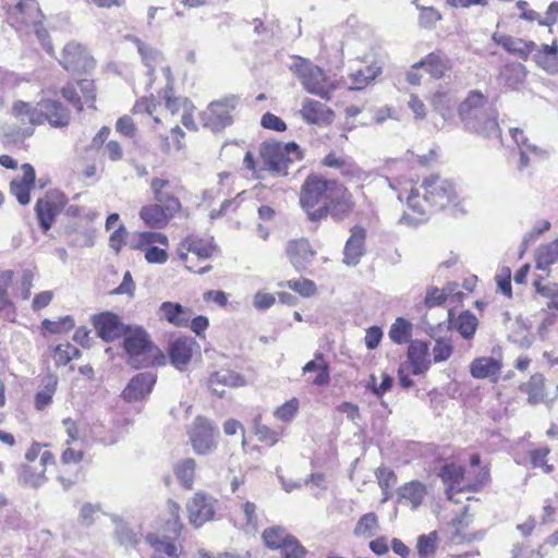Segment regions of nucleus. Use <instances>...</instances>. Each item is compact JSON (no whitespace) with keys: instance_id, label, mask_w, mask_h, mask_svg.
Returning a JSON list of instances; mask_svg holds the SVG:
<instances>
[{"instance_id":"f257e3e1","label":"nucleus","mask_w":558,"mask_h":558,"mask_svg":"<svg viewBox=\"0 0 558 558\" xmlns=\"http://www.w3.org/2000/svg\"><path fill=\"white\" fill-rule=\"evenodd\" d=\"M421 189L422 195L417 189H411L407 198L408 211L401 222L416 226L427 218L428 208L444 209L457 197L453 184L438 174L425 177Z\"/></svg>"},{"instance_id":"f03ea898","label":"nucleus","mask_w":558,"mask_h":558,"mask_svg":"<svg viewBox=\"0 0 558 558\" xmlns=\"http://www.w3.org/2000/svg\"><path fill=\"white\" fill-rule=\"evenodd\" d=\"M458 114L465 129L485 137H499L497 113L482 92L471 90L458 106Z\"/></svg>"},{"instance_id":"7ed1b4c3","label":"nucleus","mask_w":558,"mask_h":558,"mask_svg":"<svg viewBox=\"0 0 558 558\" xmlns=\"http://www.w3.org/2000/svg\"><path fill=\"white\" fill-rule=\"evenodd\" d=\"M338 182L317 174L308 175L300 191V205L311 221L327 218V203Z\"/></svg>"},{"instance_id":"20e7f679","label":"nucleus","mask_w":558,"mask_h":558,"mask_svg":"<svg viewBox=\"0 0 558 558\" xmlns=\"http://www.w3.org/2000/svg\"><path fill=\"white\" fill-rule=\"evenodd\" d=\"M124 349L128 362L134 368L150 367L165 364L166 356L153 344L142 328L130 330L124 336Z\"/></svg>"},{"instance_id":"39448f33","label":"nucleus","mask_w":558,"mask_h":558,"mask_svg":"<svg viewBox=\"0 0 558 558\" xmlns=\"http://www.w3.org/2000/svg\"><path fill=\"white\" fill-rule=\"evenodd\" d=\"M12 123L3 126V136L8 142L16 143L33 135L35 126L43 123V114L38 104L32 107L29 104L17 100L11 110Z\"/></svg>"},{"instance_id":"423d86ee","label":"nucleus","mask_w":558,"mask_h":558,"mask_svg":"<svg viewBox=\"0 0 558 558\" xmlns=\"http://www.w3.org/2000/svg\"><path fill=\"white\" fill-rule=\"evenodd\" d=\"M442 481L447 484V496L450 500L459 502L454 499V495L461 492H475L477 490L488 478V471L481 470L478 474L472 478L471 474L468 473L462 466L456 464H447L440 471Z\"/></svg>"},{"instance_id":"0eeeda50","label":"nucleus","mask_w":558,"mask_h":558,"mask_svg":"<svg viewBox=\"0 0 558 558\" xmlns=\"http://www.w3.org/2000/svg\"><path fill=\"white\" fill-rule=\"evenodd\" d=\"M260 155L269 171L284 175L290 162L302 159L300 147L294 142H265L260 147Z\"/></svg>"},{"instance_id":"6e6552de","label":"nucleus","mask_w":558,"mask_h":558,"mask_svg":"<svg viewBox=\"0 0 558 558\" xmlns=\"http://www.w3.org/2000/svg\"><path fill=\"white\" fill-rule=\"evenodd\" d=\"M239 105L240 97L234 94L211 101L202 113L204 125L213 132L225 130L233 123V112Z\"/></svg>"},{"instance_id":"1a4fd4ad","label":"nucleus","mask_w":558,"mask_h":558,"mask_svg":"<svg viewBox=\"0 0 558 558\" xmlns=\"http://www.w3.org/2000/svg\"><path fill=\"white\" fill-rule=\"evenodd\" d=\"M295 72L301 78L303 87L308 93L325 100L330 99V94L337 86L320 68L308 63L303 59H299L295 63Z\"/></svg>"},{"instance_id":"9d476101","label":"nucleus","mask_w":558,"mask_h":558,"mask_svg":"<svg viewBox=\"0 0 558 558\" xmlns=\"http://www.w3.org/2000/svg\"><path fill=\"white\" fill-rule=\"evenodd\" d=\"M187 433L196 454L207 456L216 449L219 432L209 420L197 416Z\"/></svg>"},{"instance_id":"9b49d317","label":"nucleus","mask_w":558,"mask_h":558,"mask_svg":"<svg viewBox=\"0 0 558 558\" xmlns=\"http://www.w3.org/2000/svg\"><path fill=\"white\" fill-rule=\"evenodd\" d=\"M263 539L268 548L279 549L282 558H305L306 550L283 527L271 526L264 531Z\"/></svg>"},{"instance_id":"f8f14e48","label":"nucleus","mask_w":558,"mask_h":558,"mask_svg":"<svg viewBox=\"0 0 558 558\" xmlns=\"http://www.w3.org/2000/svg\"><path fill=\"white\" fill-rule=\"evenodd\" d=\"M10 17L16 29L32 25L35 27L38 39H45L47 32L41 25V11L36 0H17L11 9Z\"/></svg>"},{"instance_id":"ddd939ff","label":"nucleus","mask_w":558,"mask_h":558,"mask_svg":"<svg viewBox=\"0 0 558 558\" xmlns=\"http://www.w3.org/2000/svg\"><path fill=\"white\" fill-rule=\"evenodd\" d=\"M216 507L217 500L213 496L202 490L196 492L186 504L191 524L199 527L210 521L214 518Z\"/></svg>"},{"instance_id":"4468645a","label":"nucleus","mask_w":558,"mask_h":558,"mask_svg":"<svg viewBox=\"0 0 558 558\" xmlns=\"http://www.w3.org/2000/svg\"><path fill=\"white\" fill-rule=\"evenodd\" d=\"M60 64L69 72H87L95 66L94 59L81 44L68 43L59 60Z\"/></svg>"},{"instance_id":"2eb2a0df","label":"nucleus","mask_w":558,"mask_h":558,"mask_svg":"<svg viewBox=\"0 0 558 558\" xmlns=\"http://www.w3.org/2000/svg\"><path fill=\"white\" fill-rule=\"evenodd\" d=\"M93 325L98 337L104 341L110 342L121 336H125L126 329L120 317L111 312H105L93 317Z\"/></svg>"},{"instance_id":"dca6fc26","label":"nucleus","mask_w":558,"mask_h":558,"mask_svg":"<svg viewBox=\"0 0 558 558\" xmlns=\"http://www.w3.org/2000/svg\"><path fill=\"white\" fill-rule=\"evenodd\" d=\"M413 68H423L433 78L441 80L450 76L453 63L446 53L434 51L415 63Z\"/></svg>"},{"instance_id":"f3484780","label":"nucleus","mask_w":558,"mask_h":558,"mask_svg":"<svg viewBox=\"0 0 558 558\" xmlns=\"http://www.w3.org/2000/svg\"><path fill=\"white\" fill-rule=\"evenodd\" d=\"M286 252L290 263L298 271L307 269L316 254L308 240L303 238L289 241Z\"/></svg>"},{"instance_id":"a211bd4d","label":"nucleus","mask_w":558,"mask_h":558,"mask_svg":"<svg viewBox=\"0 0 558 558\" xmlns=\"http://www.w3.org/2000/svg\"><path fill=\"white\" fill-rule=\"evenodd\" d=\"M156 379L157 376L153 372L135 375L123 390V399L129 402H134L145 398L151 392Z\"/></svg>"},{"instance_id":"6ab92c4d","label":"nucleus","mask_w":558,"mask_h":558,"mask_svg":"<svg viewBox=\"0 0 558 558\" xmlns=\"http://www.w3.org/2000/svg\"><path fill=\"white\" fill-rule=\"evenodd\" d=\"M492 39L495 44L502 47L509 53L515 54L522 60H526L527 57L537 49L534 41H525L518 37L495 32L492 35Z\"/></svg>"},{"instance_id":"aec40b11","label":"nucleus","mask_w":558,"mask_h":558,"mask_svg":"<svg viewBox=\"0 0 558 558\" xmlns=\"http://www.w3.org/2000/svg\"><path fill=\"white\" fill-rule=\"evenodd\" d=\"M333 186L335 191L326 205L327 216L330 215L336 220H342L353 207L352 196L344 185L338 183Z\"/></svg>"},{"instance_id":"412c9836","label":"nucleus","mask_w":558,"mask_h":558,"mask_svg":"<svg viewBox=\"0 0 558 558\" xmlns=\"http://www.w3.org/2000/svg\"><path fill=\"white\" fill-rule=\"evenodd\" d=\"M501 368L500 360L494 356H481L471 362L470 374L475 379H488L492 383H497Z\"/></svg>"},{"instance_id":"4be33fe9","label":"nucleus","mask_w":558,"mask_h":558,"mask_svg":"<svg viewBox=\"0 0 558 558\" xmlns=\"http://www.w3.org/2000/svg\"><path fill=\"white\" fill-rule=\"evenodd\" d=\"M246 384L245 378L231 369H220L210 375L208 385L218 397H223L226 388H238Z\"/></svg>"},{"instance_id":"5701e85b","label":"nucleus","mask_w":558,"mask_h":558,"mask_svg":"<svg viewBox=\"0 0 558 558\" xmlns=\"http://www.w3.org/2000/svg\"><path fill=\"white\" fill-rule=\"evenodd\" d=\"M365 229L360 226H354L351 229V235L348 239L343 251V263L348 266H355L359 264L361 257L365 252Z\"/></svg>"},{"instance_id":"b1692460","label":"nucleus","mask_w":558,"mask_h":558,"mask_svg":"<svg viewBox=\"0 0 558 558\" xmlns=\"http://www.w3.org/2000/svg\"><path fill=\"white\" fill-rule=\"evenodd\" d=\"M301 116L310 124H329L333 120V112L325 104L306 98L302 104Z\"/></svg>"},{"instance_id":"393cba45","label":"nucleus","mask_w":558,"mask_h":558,"mask_svg":"<svg viewBox=\"0 0 558 558\" xmlns=\"http://www.w3.org/2000/svg\"><path fill=\"white\" fill-rule=\"evenodd\" d=\"M429 104L444 120H449L458 104L457 93L451 88H439L432 94Z\"/></svg>"},{"instance_id":"a878e982","label":"nucleus","mask_w":558,"mask_h":558,"mask_svg":"<svg viewBox=\"0 0 558 558\" xmlns=\"http://www.w3.org/2000/svg\"><path fill=\"white\" fill-rule=\"evenodd\" d=\"M39 112L43 114V122L48 121L54 128H62L69 124V111L58 100L45 99L38 102Z\"/></svg>"},{"instance_id":"bb28decb","label":"nucleus","mask_w":558,"mask_h":558,"mask_svg":"<svg viewBox=\"0 0 558 558\" xmlns=\"http://www.w3.org/2000/svg\"><path fill=\"white\" fill-rule=\"evenodd\" d=\"M214 252L211 242L190 235L186 236L178 248L180 259L189 262V253H192L199 259H207Z\"/></svg>"},{"instance_id":"cd10ccee","label":"nucleus","mask_w":558,"mask_h":558,"mask_svg":"<svg viewBox=\"0 0 558 558\" xmlns=\"http://www.w3.org/2000/svg\"><path fill=\"white\" fill-rule=\"evenodd\" d=\"M22 171L23 177L12 180L10 191L20 204L26 205L31 201L29 192L35 183V170L29 163H24Z\"/></svg>"},{"instance_id":"c85d7f7f","label":"nucleus","mask_w":558,"mask_h":558,"mask_svg":"<svg viewBox=\"0 0 558 558\" xmlns=\"http://www.w3.org/2000/svg\"><path fill=\"white\" fill-rule=\"evenodd\" d=\"M195 341L192 338H178L169 344V357L171 364L178 369H183L191 361Z\"/></svg>"},{"instance_id":"c756f323","label":"nucleus","mask_w":558,"mask_h":558,"mask_svg":"<svg viewBox=\"0 0 558 558\" xmlns=\"http://www.w3.org/2000/svg\"><path fill=\"white\" fill-rule=\"evenodd\" d=\"M397 495L401 505L410 506L411 509L415 510L422 505L426 496V487L418 481H411L400 486Z\"/></svg>"},{"instance_id":"7c9ffc66","label":"nucleus","mask_w":558,"mask_h":558,"mask_svg":"<svg viewBox=\"0 0 558 558\" xmlns=\"http://www.w3.org/2000/svg\"><path fill=\"white\" fill-rule=\"evenodd\" d=\"M428 350L426 342L421 340L411 341L408 348V359L414 375H421L429 368L430 361L428 359Z\"/></svg>"},{"instance_id":"2f4dec72","label":"nucleus","mask_w":558,"mask_h":558,"mask_svg":"<svg viewBox=\"0 0 558 558\" xmlns=\"http://www.w3.org/2000/svg\"><path fill=\"white\" fill-rule=\"evenodd\" d=\"M533 60L548 74H558V45L554 41L551 45L537 46L533 53Z\"/></svg>"},{"instance_id":"473e14b6","label":"nucleus","mask_w":558,"mask_h":558,"mask_svg":"<svg viewBox=\"0 0 558 558\" xmlns=\"http://www.w3.org/2000/svg\"><path fill=\"white\" fill-rule=\"evenodd\" d=\"M161 318L175 327L186 326L191 318V311L179 303L163 302L159 307Z\"/></svg>"},{"instance_id":"72a5a7b5","label":"nucleus","mask_w":558,"mask_h":558,"mask_svg":"<svg viewBox=\"0 0 558 558\" xmlns=\"http://www.w3.org/2000/svg\"><path fill=\"white\" fill-rule=\"evenodd\" d=\"M12 280V270L0 271V312L2 316L9 320H13L15 317V307L8 296V289L11 286Z\"/></svg>"},{"instance_id":"f704fd0d","label":"nucleus","mask_w":558,"mask_h":558,"mask_svg":"<svg viewBox=\"0 0 558 558\" xmlns=\"http://www.w3.org/2000/svg\"><path fill=\"white\" fill-rule=\"evenodd\" d=\"M526 77V69L522 63L512 62L506 64L499 73L501 84L514 89L518 88Z\"/></svg>"},{"instance_id":"c9c22d12","label":"nucleus","mask_w":558,"mask_h":558,"mask_svg":"<svg viewBox=\"0 0 558 558\" xmlns=\"http://www.w3.org/2000/svg\"><path fill=\"white\" fill-rule=\"evenodd\" d=\"M302 371L303 374L317 372L316 377L312 381L316 386H325L330 381L329 364L320 352L315 353V359L307 362Z\"/></svg>"},{"instance_id":"e433bc0d","label":"nucleus","mask_w":558,"mask_h":558,"mask_svg":"<svg viewBox=\"0 0 558 558\" xmlns=\"http://www.w3.org/2000/svg\"><path fill=\"white\" fill-rule=\"evenodd\" d=\"M196 462L192 458H185L173 465V473L179 484L185 489L194 486Z\"/></svg>"},{"instance_id":"4c0bfd02","label":"nucleus","mask_w":558,"mask_h":558,"mask_svg":"<svg viewBox=\"0 0 558 558\" xmlns=\"http://www.w3.org/2000/svg\"><path fill=\"white\" fill-rule=\"evenodd\" d=\"M147 542L154 548L156 555H166L169 558H178L181 548L166 535L148 534Z\"/></svg>"},{"instance_id":"58836bf2","label":"nucleus","mask_w":558,"mask_h":558,"mask_svg":"<svg viewBox=\"0 0 558 558\" xmlns=\"http://www.w3.org/2000/svg\"><path fill=\"white\" fill-rule=\"evenodd\" d=\"M381 72V68L377 64H371L364 69H359L350 74L351 85L349 89L361 90L374 81Z\"/></svg>"},{"instance_id":"ea45409f","label":"nucleus","mask_w":558,"mask_h":558,"mask_svg":"<svg viewBox=\"0 0 558 558\" xmlns=\"http://www.w3.org/2000/svg\"><path fill=\"white\" fill-rule=\"evenodd\" d=\"M508 338L521 348H530L534 340L533 335L530 332L527 322L521 316L515 318Z\"/></svg>"},{"instance_id":"a19ab883","label":"nucleus","mask_w":558,"mask_h":558,"mask_svg":"<svg viewBox=\"0 0 558 558\" xmlns=\"http://www.w3.org/2000/svg\"><path fill=\"white\" fill-rule=\"evenodd\" d=\"M452 328L456 329L462 338L470 340L474 337L478 320L476 316L470 311H464L458 315V317L451 322Z\"/></svg>"},{"instance_id":"79ce46f5","label":"nucleus","mask_w":558,"mask_h":558,"mask_svg":"<svg viewBox=\"0 0 558 558\" xmlns=\"http://www.w3.org/2000/svg\"><path fill=\"white\" fill-rule=\"evenodd\" d=\"M140 217L146 226L155 229L163 228L170 220L157 204L144 206L140 211Z\"/></svg>"},{"instance_id":"37998d69","label":"nucleus","mask_w":558,"mask_h":558,"mask_svg":"<svg viewBox=\"0 0 558 558\" xmlns=\"http://www.w3.org/2000/svg\"><path fill=\"white\" fill-rule=\"evenodd\" d=\"M521 391L527 395L530 404H537L544 399V376L534 374L530 380L520 387Z\"/></svg>"},{"instance_id":"c03bdc74","label":"nucleus","mask_w":558,"mask_h":558,"mask_svg":"<svg viewBox=\"0 0 558 558\" xmlns=\"http://www.w3.org/2000/svg\"><path fill=\"white\" fill-rule=\"evenodd\" d=\"M35 210L44 231L49 230L58 213L57 205L49 199H38Z\"/></svg>"},{"instance_id":"a18cd8bd","label":"nucleus","mask_w":558,"mask_h":558,"mask_svg":"<svg viewBox=\"0 0 558 558\" xmlns=\"http://www.w3.org/2000/svg\"><path fill=\"white\" fill-rule=\"evenodd\" d=\"M379 527L378 518L374 512L363 514L356 522L353 534L356 537L371 538Z\"/></svg>"},{"instance_id":"49530a36","label":"nucleus","mask_w":558,"mask_h":558,"mask_svg":"<svg viewBox=\"0 0 558 558\" xmlns=\"http://www.w3.org/2000/svg\"><path fill=\"white\" fill-rule=\"evenodd\" d=\"M438 547V535L436 531L422 534L417 537L416 550L418 558H433Z\"/></svg>"},{"instance_id":"de8ad7c7","label":"nucleus","mask_w":558,"mask_h":558,"mask_svg":"<svg viewBox=\"0 0 558 558\" xmlns=\"http://www.w3.org/2000/svg\"><path fill=\"white\" fill-rule=\"evenodd\" d=\"M558 263V239L539 248L536 267L546 270L550 265Z\"/></svg>"},{"instance_id":"09e8293b","label":"nucleus","mask_w":558,"mask_h":558,"mask_svg":"<svg viewBox=\"0 0 558 558\" xmlns=\"http://www.w3.org/2000/svg\"><path fill=\"white\" fill-rule=\"evenodd\" d=\"M155 243H158L165 247H168L169 245L168 238L165 234L160 232L147 231L136 234V240H132L130 246L132 248L141 250L144 246H150Z\"/></svg>"},{"instance_id":"8fccbe9b","label":"nucleus","mask_w":558,"mask_h":558,"mask_svg":"<svg viewBox=\"0 0 558 558\" xmlns=\"http://www.w3.org/2000/svg\"><path fill=\"white\" fill-rule=\"evenodd\" d=\"M413 3L420 11L418 25L426 29H434L436 24L442 19V15L439 13V11L434 7L420 5L417 0H414Z\"/></svg>"},{"instance_id":"3c124183","label":"nucleus","mask_w":558,"mask_h":558,"mask_svg":"<svg viewBox=\"0 0 558 558\" xmlns=\"http://www.w3.org/2000/svg\"><path fill=\"white\" fill-rule=\"evenodd\" d=\"M81 352L77 348L69 342L58 344L54 350L52 357L57 366H64L74 359L80 357Z\"/></svg>"},{"instance_id":"603ef678","label":"nucleus","mask_w":558,"mask_h":558,"mask_svg":"<svg viewBox=\"0 0 558 558\" xmlns=\"http://www.w3.org/2000/svg\"><path fill=\"white\" fill-rule=\"evenodd\" d=\"M411 324L404 318H397L389 330L390 339L398 344L409 341L411 337Z\"/></svg>"},{"instance_id":"864d4df0","label":"nucleus","mask_w":558,"mask_h":558,"mask_svg":"<svg viewBox=\"0 0 558 558\" xmlns=\"http://www.w3.org/2000/svg\"><path fill=\"white\" fill-rule=\"evenodd\" d=\"M116 536L119 544L125 548L134 547L140 541L138 534L124 523L117 524Z\"/></svg>"},{"instance_id":"5fc2aeb1","label":"nucleus","mask_w":558,"mask_h":558,"mask_svg":"<svg viewBox=\"0 0 558 558\" xmlns=\"http://www.w3.org/2000/svg\"><path fill=\"white\" fill-rule=\"evenodd\" d=\"M41 326L50 333H61L74 327V319L71 316H64L58 320L44 319Z\"/></svg>"},{"instance_id":"6e6d98bb","label":"nucleus","mask_w":558,"mask_h":558,"mask_svg":"<svg viewBox=\"0 0 558 558\" xmlns=\"http://www.w3.org/2000/svg\"><path fill=\"white\" fill-rule=\"evenodd\" d=\"M20 476H21V480L23 481V483H25L32 487L41 486L47 480L45 476L44 469L33 470V468L29 465H25L22 469Z\"/></svg>"},{"instance_id":"4d7b16f0","label":"nucleus","mask_w":558,"mask_h":558,"mask_svg":"<svg viewBox=\"0 0 558 558\" xmlns=\"http://www.w3.org/2000/svg\"><path fill=\"white\" fill-rule=\"evenodd\" d=\"M284 286L305 298L312 296L316 292L315 283L308 279L288 280L286 283H280V287Z\"/></svg>"},{"instance_id":"13d9d810","label":"nucleus","mask_w":558,"mask_h":558,"mask_svg":"<svg viewBox=\"0 0 558 558\" xmlns=\"http://www.w3.org/2000/svg\"><path fill=\"white\" fill-rule=\"evenodd\" d=\"M135 43L144 64L148 68V74L151 75L155 71V63L159 59L160 53L143 44L140 39H136Z\"/></svg>"},{"instance_id":"bf43d9fd","label":"nucleus","mask_w":558,"mask_h":558,"mask_svg":"<svg viewBox=\"0 0 558 558\" xmlns=\"http://www.w3.org/2000/svg\"><path fill=\"white\" fill-rule=\"evenodd\" d=\"M300 402L296 398L284 402L282 405L277 408L275 416L282 422H290L294 418L299 411Z\"/></svg>"},{"instance_id":"052dcab7","label":"nucleus","mask_w":558,"mask_h":558,"mask_svg":"<svg viewBox=\"0 0 558 558\" xmlns=\"http://www.w3.org/2000/svg\"><path fill=\"white\" fill-rule=\"evenodd\" d=\"M453 351V347L448 339H437L435 342V345L433 348V354H434V362L440 363L444 361H447Z\"/></svg>"},{"instance_id":"680f3d73","label":"nucleus","mask_w":558,"mask_h":558,"mask_svg":"<svg viewBox=\"0 0 558 558\" xmlns=\"http://www.w3.org/2000/svg\"><path fill=\"white\" fill-rule=\"evenodd\" d=\"M341 175L348 178L350 181H365L368 178L367 172L362 170L355 162L348 158L342 169L340 170Z\"/></svg>"},{"instance_id":"e2e57ef3","label":"nucleus","mask_w":558,"mask_h":558,"mask_svg":"<svg viewBox=\"0 0 558 558\" xmlns=\"http://www.w3.org/2000/svg\"><path fill=\"white\" fill-rule=\"evenodd\" d=\"M77 88L81 93V98L84 105L94 108V101L96 98L95 85L93 81L81 80L77 82Z\"/></svg>"},{"instance_id":"0e129e2a","label":"nucleus","mask_w":558,"mask_h":558,"mask_svg":"<svg viewBox=\"0 0 558 558\" xmlns=\"http://www.w3.org/2000/svg\"><path fill=\"white\" fill-rule=\"evenodd\" d=\"M172 88L170 87L169 90H166V108L172 113L175 114L179 112L180 109L183 111L192 110L193 105L187 98H172L168 93L171 92Z\"/></svg>"},{"instance_id":"69168bd1","label":"nucleus","mask_w":558,"mask_h":558,"mask_svg":"<svg viewBox=\"0 0 558 558\" xmlns=\"http://www.w3.org/2000/svg\"><path fill=\"white\" fill-rule=\"evenodd\" d=\"M255 434L259 441L267 442L269 446H274L279 441V434L277 432L258 422L255 424Z\"/></svg>"},{"instance_id":"338daca9","label":"nucleus","mask_w":558,"mask_h":558,"mask_svg":"<svg viewBox=\"0 0 558 558\" xmlns=\"http://www.w3.org/2000/svg\"><path fill=\"white\" fill-rule=\"evenodd\" d=\"M548 453L549 449L546 447L532 450L530 453L532 466L541 468L545 473H550L553 466L548 465L545 460Z\"/></svg>"},{"instance_id":"774afa93","label":"nucleus","mask_w":558,"mask_h":558,"mask_svg":"<svg viewBox=\"0 0 558 558\" xmlns=\"http://www.w3.org/2000/svg\"><path fill=\"white\" fill-rule=\"evenodd\" d=\"M376 478L378 481V485L383 489L384 494L386 495L385 500L388 498V489L391 486L392 483L396 482V475L393 471L387 469V468H378L376 470Z\"/></svg>"}]
</instances>
